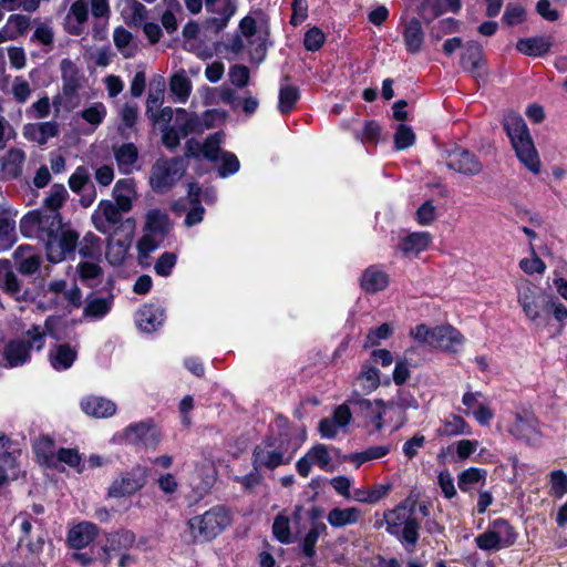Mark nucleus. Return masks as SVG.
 <instances>
[{
  "label": "nucleus",
  "mask_w": 567,
  "mask_h": 567,
  "mask_svg": "<svg viewBox=\"0 0 567 567\" xmlns=\"http://www.w3.org/2000/svg\"><path fill=\"white\" fill-rule=\"evenodd\" d=\"M272 532L275 537L284 543L289 544L292 540L290 519L285 514H279L274 522Z\"/></svg>",
  "instance_id": "nucleus-59"
},
{
  "label": "nucleus",
  "mask_w": 567,
  "mask_h": 567,
  "mask_svg": "<svg viewBox=\"0 0 567 567\" xmlns=\"http://www.w3.org/2000/svg\"><path fill=\"white\" fill-rule=\"evenodd\" d=\"M81 410L96 419L110 417L116 412V404L103 396L86 395L80 402Z\"/></svg>",
  "instance_id": "nucleus-26"
},
{
  "label": "nucleus",
  "mask_w": 567,
  "mask_h": 567,
  "mask_svg": "<svg viewBox=\"0 0 567 567\" xmlns=\"http://www.w3.org/2000/svg\"><path fill=\"white\" fill-rule=\"evenodd\" d=\"M128 444L154 446L159 441V433L151 422H138L126 426L123 431Z\"/></svg>",
  "instance_id": "nucleus-19"
},
{
  "label": "nucleus",
  "mask_w": 567,
  "mask_h": 567,
  "mask_svg": "<svg viewBox=\"0 0 567 567\" xmlns=\"http://www.w3.org/2000/svg\"><path fill=\"white\" fill-rule=\"evenodd\" d=\"M410 336L414 341L422 346L434 348L436 327L430 328L426 324H417L415 328L410 330Z\"/></svg>",
  "instance_id": "nucleus-60"
},
{
  "label": "nucleus",
  "mask_w": 567,
  "mask_h": 567,
  "mask_svg": "<svg viewBox=\"0 0 567 567\" xmlns=\"http://www.w3.org/2000/svg\"><path fill=\"white\" fill-rule=\"evenodd\" d=\"M442 158L447 168L465 176H475L483 171V165L478 158L461 147L455 146L444 151Z\"/></svg>",
  "instance_id": "nucleus-14"
},
{
  "label": "nucleus",
  "mask_w": 567,
  "mask_h": 567,
  "mask_svg": "<svg viewBox=\"0 0 567 567\" xmlns=\"http://www.w3.org/2000/svg\"><path fill=\"white\" fill-rule=\"evenodd\" d=\"M45 343V331L37 326L19 338L11 340L3 350V357L10 368L24 364L32 350L40 351Z\"/></svg>",
  "instance_id": "nucleus-6"
},
{
  "label": "nucleus",
  "mask_w": 567,
  "mask_h": 567,
  "mask_svg": "<svg viewBox=\"0 0 567 567\" xmlns=\"http://www.w3.org/2000/svg\"><path fill=\"white\" fill-rule=\"evenodd\" d=\"M520 270L528 276L543 275L546 271V264L537 256L534 245L529 244V257L520 259Z\"/></svg>",
  "instance_id": "nucleus-56"
},
{
  "label": "nucleus",
  "mask_w": 567,
  "mask_h": 567,
  "mask_svg": "<svg viewBox=\"0 0 567 567\" xmlns=\"http://www.w3.org/2000/svg\"><path fill=\"white\" fill-rule=\"evenodd\" d=\"M169 90L176 96L177 102L185 103L187 101L192 92V82L184 70L176 72L171 78Z\"/></svg>",
  "instance_id": "nucleus-46"
},
{
  "label": "nucleus",
  "mask_w": 567,
  "mask_h": 567,
  "mask_svg": "<svg viewBox=\"0 0 567 567\" xmlns=\"http://www.w3.org/2000/svg\"><path fill=\"white\" fill-rule=\"evenodd\" d=\"M226 113L219 110H208L202 117L196 114L188 113L184 109L176 110V125L183 135L192 133L200 134L205 130L216 127L224 123Z\"/></svg>",
  "instance_id": "nucleus-10"
},
{
  "label": "nucleus",
  "mask_w": 567,
  "mask_h": 567,
  "mask_svg": "<svg viewBox=\"0 0 567 567\" xmlns=\"http://www.w3.org/2000/svg\"><path fill=\"white\" fill-rule=\"evenodd\" d=\"M231 518L224 506H214L203 514L187 520L189 536L193 542H209L230 525Z\"/></svg>",
  "instance_id": "nucleus-5"
},
{
  "label": "nucleus",
  "mask_w": 567,
  "mask_h": 567,
  "mask_svg": "<svg viewBox=\"0 0 567 567\" xmlns=\"http://www.w3.org/2000/svg\"><path fill=\"white\" fill-rule=\"evenodd\" d=\"M380 381L379 369L367 363L362 365L357 377L355 385H358L363 393L369 394L379 388Z\"/></svg>",
  "instance_id": "nucleus-43"
},
{
  "label": "nucleus",
  "mask_w": 567,
  "mask_h": 567,
  "mask_svg": "<svg viewBox=\"0 0 567 567\" xmlns=\"http://www.w3.org/2000/svg\"><path fill=\"white\" fill-rule=\"evenodd\" d=\"M99 527L91 522H81L72 526L66 536L71 548L82 549L89 546L97 536Z\"/></svg>",
  "instance_id": "nucleus-24"
},
{
  "label": "nucleus",
  "mask_w": 567,
  "mask_h": 567,
  "mask_svg": "<svg viewBox=\"0 0 567 567\" xmlns=\"http://www.w3.org/2000/svg\"><path fill=\"white\" fill-rule=\"evenodd\" d=\"M30 23V17L20 13H13L9 16L1 30L7 41H14L28 31Z\"/></svg>",
  "instance_id": "nucleus-38"
},
{
  "label": "nucleus",
  "mask_w": 567,
  "mask_h": 567,
  "mask_svg": "<svg viewBox=\"0 0 567 567\" xmlns=\"http://www.w3.org/2000/svg\"><path fill=\"white\" fill-rule=\"evenodd\" d=\"M300 97L297 86L291 84H281L278 97V110L282 114L290 113Z\"/></svg>",
  "instance_id": "nucleus-52"
},
{
  "label": "nucleus",
  "mask_w": 567,
  "mask_h": 567,
  "mask_svg": "<svg viewBox=\"0 0 567 567\" xmlns=\"http://www.w3.org/2000/svg\"><path fill=\"white\" fill-rule=\"evenodd\" d=\"M550 493L555 497H563L567 494V474L561 470H556L550 473Z\"/></svg>",
  "instance_id": "nucleus-64"
},
{
  "label": "nucleus",
  "mask_w": 567,
  "mask_h": 567,
  "mask_svg": "<svg viewBox=\"0 0 567 567\" xmlns=\"http://www.w3.org/2000/svg\"><path fill=\"white\" fill-rule=\"evenodd\" d=\"M517 301L520 305L525 316L535 324L540 323L542 305L537 293V288L526 279H522L516 285Z\"/></svg>",
  "instance_id": "nucleus-16"
},
{
  "label": "nucleus",
  "mask_w": 567,
  "mask_h": 567,
  "mask_svg": "<svg viewBox=\"0 0 567 567\" xmlns=\"http://www.w3.org/2000/svg\"><path fill=\"white\" fill-rule=\"evenodd\" d=\"M403 39L406 50L410 53L414 54L421 50L424 41V32L421 22L417 19L412 18L405 23Z\"/></svg>",
  "instance_id": "nucleus-36"
},
{
  "label": "nucleus",
  "mask_w": 567,
  "mask_h": 567,
  "mask_svg": "<svg viewBox=\"0 0 567 567\" xmlns=\"http://www.w3.org/2000/svg\"><path fill=\"white\" fill-rule=\"evenodd\" d=\"M432 243V236L427 231L410 233L402 237L398 249L405 257H415L426 250Z\"/></svg>",
  "instance_id": "nucleus-27"
},
{
  "label": "nucleus",
  "mask_w": 567,
  "mask_h": 567,
  "mask_svg": "<svg viewBox=\"0 0 567 567\" xmlns=\"http://www.w3.org/2000/svg\"><path fill=\"white\" fill-rule=\"evenodd\" d=\"M334 449L324 444H316L296 463L297 472L302 477H308L312 466H318L324 472L334 470L333 453Z\"/></svg>",
  "instance_id": "nucleus-12"
},
{
  "label": "nucleus",
  "mask_w": 567,
  "mask_h": 567,
  "mask_svg": "<svg viewBox=\"0 0 567 567\" xmlns=\"http://www.w3.org/2000/svg\"><path fill=\"white\" fill-rule=\"evenodd\" d=\"M390 453L389 445H375L371 446L362 452L352 453L347 455L344 458L348 462L353 463L357 467L361 466L365 462L382 458Z\"/></svg>",
  "instance_id": "nucleus-45"
},
{
  "label": "nucleus",
  "mask_w": 567,
  "mask_h": 567,
  "mask_svg": "<svg viewBox=\"0 0 567 567\" xmlns=\"http://www.w3.org/2000/svg\"><path fill=\"white\" fill-rule=\"evenodd\" d=\"M61 72L64 80V91L74 92L79 86V71L75 64L64 59L61 61Z\"/></svg>",
  "instance_id": "nucleus-57"
},
{
  "label": "nucleus",
  "mask_w": 567,
  "mask_h": 567,
  "mask_svg": "<svg viewBox=\"0 0 567 567\" xmlns=\"http://www.w3.org/2000/svg\"><path fill=\"white\" fill-rule=\"evenodd\" d=\"M78 357L76 346L69 343L56 344L49 351V361L56 371H64L72 367Z\"/></svg>",
  "instance_id": "nucleus-29"
},
{
  "label": "nucleus",
  "mask_w": 567,
  "mask_h": 567,
  "mask_svg": "<svg viewBox=\"0 0 567 567\" xmlns=\"http://www.w3.org/2000/svg\"><path fill=\"white\" fill-rule=\"evenodd\" d=\"M135 540V534L132 530L125 528L107 534L106 543L103 547L106 561L109 563L112 557L118 553L127 551L133 547Z\"/></svg>",
  "instance_id": "nucleus-23"
},
{
  "label": "nucleus",
  "mask_w": 567,
  "mask_h": 567,
  "mask_svg": "<svg viewBox=\"0 0 567 567\" xmlns=\"http://www.w3.org/2000/svg\"><path fill=\"white\" fill-rule=\"evenodd\" d=\"M437 436H456V435H471V425L457 414H451L445 417L440 427L435 431Z\"/></svg>",
  "instance_id": "nucleus-35"
},
{
  "label": "nucleus",
  "mask_w": 567,
  "mask_h": 567,
  "mask_svg": "<svg viewBox=\"0 0 567 567\" xmlns=\"http://www.w3.org/2000/svg\"><path fill=\"white\" fill-rule=\"evenodd\" d=\"M464 340L463 334L454 327L439 326L433 349L455 353L463 347Z\"/></svg>",
  "instance_id": "nucleus-25"
},
{
  "label": "nucleus",
  "mask_w": 567,
  "mask_h": 567,
  "mask_svg": "<svg viewBox=\"0 0 567 567\" xmlns=\"http://www.w3.org/2000/svg\"><path fill=\"white\" fill-rule=\"evenodd\" d=\"M59 127L55 122L29 123L23 127V135L27 140L39 145L45 144L50 138L56 136Z\"/></svg>",
  "instance_id": "nucleus-31"
},
{
  "label": "nucleus",
  "mask_w": 567,
  "mask_h": 567,
  "mask_svg": "<svg viewBox=\"0 0 567 567\" xmlns=\"http://www.w3.org/2000/svg\"><path fill=\"white\" fill-rule=\"evenodd\" d=\"M488 529L493 533L503 548L508 547L515 543L516 535L507 520L497 518L489 524Z\"/></svg>",
  "instance_id": "nucleus-47"
},
{
  "label": "nucleus",
  "mask_w": 567,
  "mask_h": 567,
  "mask_svg": "<svg viewBox=\"0 0 567 567\" xmlns=\"http://www.w3.org/2000/svg\"><path fill=\"white\" fill-rule=\"evenodd\" d=\"M363 513L359 507H334L328 515V523L334 528H342L350 525H357L362 519Z\"/></svg>",
  "instance_id": "nucleus-30"
},
{
  "label": "nucleus",
  "mask_w": 567,
  "mask_h": 567,
  "mask_svg": "<svg viewBox=\"0 0 567 567\" xmlns=\"http://www.w3.org/2000/svg\"><path fill=\"white\" fill-rule=\"evenodd\" d=\"M122 208L109 199L99 203L92 213V224L96 230L102 234H113V231L125 221L122 219Z\"/></svg>",
  "instance_id": "nucleus-15"
},
{
  "label": "nucleus",
  "mask_w": 567,
  "mask_h": 567,
  "mask_svg": "<svg viewBox=\"0 0 567 567\" xmlns=\"http://www.w3.org/2000/svg\"><path fill=\"white\" fill-rule=\"evenodd\" d=\"M389 282V275L378 266L367 268L360 279L362 289L369 293L384 290Z\"/></svg>",
  "instance_id": "nucleus-33"
},
{
  "label": "nucleus",
  "mask_w": 567,
  "mask_h": 567,
  "mask_svg": "<svg viewBox=\"0 0 567 567\" xmlns=\"http://www.w3.org/2000/svg\"><path fill=\"white\" fill-rule=\"evenodd\" d=\"M107 109L102 102H93L84 107L78 115L95 130L106 117Z\"/></svg>",
  "instance_id": "nucleus-50"
},
{
  "label": "nucleus",
  "mask_w": 567,
  "mask_h": 567,
  "mask_svg": "<svg viewBox=\"0 0 567 567\" xmlns=\"http://www.w3.org/2000/svg\"><path fill=\"white\" fill-rule=\"evenodd\" d=\"M23 236L38 238L50 262L58 264L74 255L80 234L62 221L59 213L30 212L20 220Z\"/></svg>",
  "instance_id": "nucleus-1"
},
{
  "label": "nucleus",
  "mask_w": 567,
  "mask_h": 567,
  "mask_svg": "<svg viewBox=\"0 0 567 567\" xmlns=\"http://www.w3.org/2000/svg\"><path fill=\"white\" fill-rule=\"evenodd\" d=\"M113 151L120 172L130 174L138 156L136 146L133 143H124L114 147Z\"/></svg>",
  "instance_id": "nucleus-39"
},
{
  "label": "nucleus",
  "mask_w": 567,
  "mask_h": 567,
  "mask_svg": "<svg viewBox=\"0 0 567 567\" xmlns=\"http://www.w3.org/2000/svg\"><path fill=\"white\" fill-rule=\"evenodd\" d=\"M0 282L3 290L19 300L22 297L21 287L17 276L8 269V261L0 260Z\"/></svg>",
  "instance_id": "nucleus-54"
},
{
  "label": "nucleus",
  "mask_w": 567,
  "mask_h": 567,
  "mask_svg": "<svg viewBox=\"0 0 567 567\" xmlns=\"http://www.w3.org/2000/svg\"><path fill=\"white\" fill-rule=\"evenodd\" d=\"M24 252H28V255L25 257H21V260L19 261V270L22 274L32 275L40 267V258L39 256L30 252V247L20 246L16 251L17 255H23Z\"/></svg>",
  "instance_id": "nucleus-61"
},
{
  "label": "nucleus",
  "mask_w": 567,
  "mask_h": 567,
  "mask_svg": "<svg viewBox=\"0 0 567 567\" xmlns=\"http://www.w3.org/2000/svg\"><path fill=\"white\" fill-rule=\"evenodd\" d=\"M487 471L478 467H468L457 476V484L462 492H470L475 486H483L486 482Z\"/></svg>",
  "instance_id": "nucleus-41"
},
{
  "label": "nucleus",
  "mask_w": 567,
  "mask_h": 567,
  "mask_svg": "<svg viewBox=\"0 0 567 567\" xmlns=\"http://www.w3.org/2000/svg\"><path fill=\"white\" fill-rule=\"evenodd\" d=\"M113 307V296L89 297L86 299L83 318L89 321L102 320Z\"/></svg>",
  "instance_id": "nucleus-34"
},
{
  "label": "nucleus",
  "mask_w": 567,
  "mask_h": 567,
  "mask_svg": "<svg viewBox=\"0 0 567 567\" xmlns=\"http://www.w3.org/2000/svg\"><path fill=\"white\" fill-rule=\"evenodd\" d=\"M171 229L168 215L158 208L150 209L145 215L144 235L137 243L141 255L147 256L165 239Z\"/></svg>",
  "instance_id": "nucleus-7"
},
{
  "label": "nucleus",
  "mask_w": 567,
  "mask_h": 567,
  "mask_svg": "<svg viewBox=\"0 0 567 567\" xmlns=\"http://www.w3.org/2000/svg\"><path fill=\"white\" fill-rule=\"evenodd\" d=\"M68 197V190L62 184L52 185L49 195L44 199V206L47 209L40 212L59 213L58 210L63 206Z\"/></svg>",
  "instance_id": "nucleus-53"
},
{
  "label": "nucleus",
  "mask_w": 567,
  "mask_h": 567,
  "mask_svg": "<svg viewBox=\"0 0 567 567\" xmlns=\"http://www.w3.org/2000/svg\"><path fill=\"white\" fill-rule=\"evenodd\" d=\"M76 272L83 284L92 287L97 284V280L102 275V269L99 265V260L86 259L79 262Z\"/></svg>",
  "instance_id": "nucleus-48"
},
{
  "label": "nucleus",
  "mask_w": 567,
  "mask_h": 567,
  "mask_svg": "<svg viewBox=\"0 0 567 567\" xmlns=\"http://www.w3.org/2000/svg\"><path fill=\"white\" fill-rule=\"evenodd\" d=\"M135 233V220L126 218L114 231L110 235L106 244L105 257L110 265L122 266L128 258V250L132 246Z\"/></svg>",
  "instance_id": "nucleus-8"
},
{
  "label": "nucleus",
  "mask_w": 567,
  "mask_h": 567,
  "mask_svg": "<svg viewBox=\"0 0 567 567\" xmlns=\"http://www.w3.org/2000/svg\"><path fill=\"white\" fill-rule=\"evenodd\" d=\"M177 255L172 251L163 252L154 265L155 272L161 277H169L176 266Z\"/></svg>",
  "instance_id": "nucleus-62"
},
{
  "label": "nucleus",
  "mask_w": 567,
  "mask_h": 567,
  "mask_svg": "<svg viewBox=\"0 0 567 567\" xmlns=\"http://www.w3.org/2000/svg\"><path fill=\"white\" fill-rule=\"evenodd\" d=\"M389 408H398L400 410H416L419 408L417 400L408 390H399L398 394L388 402Z\"/></svg>",
  "instance_id": "nucleus-63"
},
{
  "label": "nucleus",
  "mask_w": 567,
  "mask_h": 567,
  "mask_svg": "<svg viewBox=\"0 0 567 567\" xmlns=\"http://www.w3.org/2000/svg\"><path fill=\"white\" fill-rule=\"evenodd\" d=\"M348 403L355 405L360 409V412L367 420L369 426L375 431H380L383 427V415L389 408L388 403L381 400H368L361 398L358 393L352 394L348 399Z\"/></svg>",
  "instance_id": "nucleus-17"
},
{
  "label": "nucleus",
  "mask_w": 567,
  "mask_h": 567,
  "mask_svg": "<svg viewBox=\"0 0 567 567\" xmlns=\"http://www.w3.org/2000/svg\"><path fill=\"white\" fill-rule=\"evenodd\" d=\"M25 154L19 148L8 151L2 162L3 173L9 177H18L22 172Z\"/></svg>",
  "instance_id": "nucleus-49"
},
{
  "label": "nucleus",
  "mask_w": 567,
  "mask_h": 567,
  "mask_svg": "<svg viewBox=\"0 0 567 567\" xmlns=\"http://www.w3.org/2000/svg\"><path fill=\"white\" fill-rule=\"evenodd\" d=\"M16 213L0 206V248L7 249L16 240Z\"/></svg>",
  "instance_id": "nucleus-37"
},
{
  "label": "nucleus",
  "mask_w": 567,
  "mask_h": 567,
  "mask_svg": "<svg viewBox=\"0 0 567 567\" xmlns=\"http://www.w3.org/2000/svg\"><path fill=\"white\" fill-rule=\"evenodd\" d=\"M385 530L401 543L414 546L419 539V522L414 517V502L404 499L394 508L383 513L382 518L374 522V528Z\"/></svg>",
  "instance_id": "nucleus-3"
},
{
  "label": "nucleus",
  "mask_w": 567,
  "mask_h": 567,
  "mask_svg": "<svg viewBox=\"0 0 567 567\" xmlns=\"http://www.w3.org/2000/svg\"><path fill=\"white\" fill-rule=\"evenodd\" d=\"M224 137L225 135L223 132H217L208 136L203 144L195 140H189L186 144L187 155L197 156L198 154H202L208 161L217 162Z\"/></svg>",
  "instance_id": "nucleus-22"
},
{
  "label": "nucleus",
  "mask_w": 567,
  "mask_h": 567,
  "mask_svg": "<svg viewBox=\"0 0 567 567\" xmlns=\"http://www.w3.org/2000/svg\"><path fill=\"white\" fill-rule=\"evenodd\" d=\"M516 48L520 53L538 56L548 50V44L539 38L522 39L517 42Z\"/></svg>",
  "instance_id": "nucleus-58"
},
{
  "label": "nucleus",
  "mask_w": 567,
  "mask_h": 567,
  "mask_svg": "<svg viewBox=\"0 0 567 567\" xmlns=\"http://www.w3.org/2000/svg\"><path fill=\"white\" fill-rule=\"evenodd\" d=\"M62 464L74 468L78 473H82L85 468V463L82 462V457L75 449H59L53 468H60Z\"/></svg>",
  "instance_id": "nucleus-51"
},
{
  "label": "nucleus",
  "mask_w": 567,
  "mask_h": 567,
  "mask_svg": "<svg viewBox=\"0 0 567 567\" xmlns=\"http://www.w3.org/2000/svg\"><path fill=\"white\" fill-rule=\"evenodd\" d=\"M59 449L54 441L48 436L40 437L34 444V452L39 462L48 467L55 466Z\"/></svg>",
  "instance_id": "nucleus-40"
},
{
  "label": "nucleus",
  "mask_w": 567,
  "mask_h": 567,
  "mask_svg": "<svg viewBox=\"0 0 567 567\" xmlns=\"http://www.w3.org/2000/svg\"><path fill=\"white\" fill-rule=\"evenodd\" d=\"M115 204L122 208V212L128 213L137 199L136 184L133 178L118 179L113 188Z\"/></svg>",
  "instance_id": "nucleus-28"
},
{
  "label": "nucleus",
  "mask_w": 567,
  "mask_h": 567,
  "mask_svg": "<svg viewBox=\"0 0 567 567\" xmlns=\"http://www.w3.org/2000/svg\"><path fill=\"white\" fill-rule=\"evenodd\" d=\"M185 163L182 158L158 159L152 167L150 185L156 193L168 192L184 175Z\"/></svg>",
  "instance_id": "nucleus-9"
},
{
  "label": "nucleus",
  "mask_w": 567,
  "mask_h": 567,
  "mask_svg": "<svg viewBox=\"0 0 567 567\" xmlns=\"http://www.w3.org/2000/svg\"><path fill=\"white\" fill-rule=\"evenodd\" d=\"M462 68L471 73L476 72L483 64V50L476 42H468L461 59Z\"/></svg>",
  "instance_id": "nucleus-44"
},
{
  "label": "nucleus",
  "mask_w": 567,
  "mask_h": 567,
  "mask_svg": "<svg viewBox=\"0 0 567 567\" xmlns=\"http://www.w3.org/2000/svg\"><path fill=\"white\" fill-rule=\"evenodd\" d=\"M166 319L163 307L154 303L144 305L135 315V322L142 332L152 333L164 324Z\"/></svg>",
  "instance_id": "nucleus-21"
},
{
  "label": "nucleus",
  "mask_w": 567,
  "mask_h": 567,
  "mask_svg": "<svg viewBox=\"0 0 567 567\" xmlns=\"http://www.w3.org/2000/svg\"><path fill=\"white\" fill-rule=\"evenodd\" d=\"M87 20V2L85 0H75L71 3L63 19V29L71 35H81L85 31Z\"/></svg>",
  "instance_id": "nucleus-20"
},
{
  "label": "nucleus",
  "mask_w": 567,
  "mask_h": 567,
  "mask_svg": "<svg viewBox=\"0 0 567 567\" xmlns=\"http://www.w3.org/2000/svg\"><path fill=\"white\" fill-rule=\"evenodd\" d=\"M504 127L518 161L534 175L539 174L540 158L523 117L516 113H508L504 118Z\"/></svg>",
  "instance_id": "nucleus-4"
},
{
  "label": "nucleus",
  "mask_w": 567,
  "mask_h": 567,
  "mask_svg": "<svg viewBox=\"0 0 567 567\" xmlns=\"http://www.w3.org/2000/svg\"><path fill=\"white\" fill-rule=\"evenodd\" d=\"M506 431L529 445H536L540 442V432L536 417L528 412L512 413L506 420Z\"/></svg>",
  "instance_id": "nucleus-11"
},
{
  "label": "nucleus",
  "mask_w": 567,
  "mask_h": 567,
  "mask_svg": "<svg viewBox=\"0 0 567 567\" xmlns=\"http://www.w3.org/2000/svg\"><path fill=\"white\" fill-rule=\"evenodd\" d=\"M113 41L116 49L125 59L134 58L137 53V44L133 40V35L123 27H117L113 32Z\"/></svg>",
  "instance_id": "nucleus-42"
},
{
  "label": "nucleus",
  "mask_w": 567,
  "mask_h": 567,
  "mask_svg": "<svg viewBox=\"0 0 567 567\" xmlns=\"http://www.w3.org/2000/svg\"><path fill=\"white\" fill-rule=\"evenodd\" d=\"M147 476V468L137 465L116 477L110 485L107 495L110 497L131 496L145 486Z\"/></svg>",
  "instance_id": "nucleus-13"
},
{
  "label": "nucleus",
  "mask_w": 567,
  "mask_h": 567,
  "mask_svg": "<svg viewBox=\"0 0 567 567\" xmlns=\"http://www.w3.org/2000/svg\"><path fill=\"white\" fill-rule=\"evenodd\" d=\"M352 419V413L348 401L336 408L331 417H326L319 422V433L323 439H334L340 432L344 431Z\"/></svg>",
  "instance_id": "nucleus-18"
},
{
  "label": "nucleus",
  "mask_w": 567,
  "mask_h": 567,
  "mask_svg": "<svg viewBox=\"0 0 567 567\" xmlns=\"http://www.w3.org/2000/svg\"><path fill=\"white\" fill-rule=\"evenodd\" d=\"M305 439V431L298 439H292L290 431L266 439L254 449V470H274L282 464L290 463Z\"/></svg>",
  "instance_id": "nucleus-2"
},
{
  "label": "nucleus",
  "mask_w": 567,
  "mask_h": 567,
  "mask_svg": "<svg viewBox=\"0 0 567 567\" xmlns=\"http://www.w3.org/2000/svg\"><path fill=\"white\" fill-rule=\"evenodd\" d=\"M206 10L215 14L218 29L225 28L237 10V0H205Z\"/></svg>",
  "instance_id": "nucleus-32"
},
{
  "label": "nucleus",
  "mask_w": 567,
  "mask_h": 567,
  "mask_svg": "<svg viewBox=\"0 0 567 567\" xmlns=\"http://www.w3.org/2000/svg\"><path fill=\"white\" fill-rule=\"evenodd\" d=\"M79 254L82 258L99 260L101 255L100 238L92 233L86 234L82 241H78Z\"/></svg>",
  "instance_id": "nucleus-55"
}]
</instances>
